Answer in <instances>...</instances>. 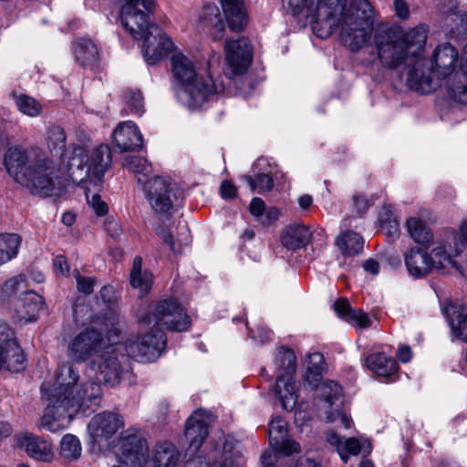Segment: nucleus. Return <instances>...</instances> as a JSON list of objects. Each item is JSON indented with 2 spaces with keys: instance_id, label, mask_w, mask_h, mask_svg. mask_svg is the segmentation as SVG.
Segmentation results:
<instances>
[{
  "instance_id": "obj_22",
  "label": "nucleus",
  "mask_w": 467,
  "mask_h": 467,
  "mask_svg": "<svg viewBox=\"0 0 467 467\" xmlns=\"http://www.w3.org/2000/svg\"><path fill=\"white\" fill-rule=\"evenodd\" d=\"M18 447L24 449L27 455L36 461L51 462L54 458L52 444L32 433H22L16 436Z\"/></svg>"
},
{
  "instance_id": "obj_44",
  "label": "nucleus",
  "mask_w": 467,
  "mask_h": 467,
  "mask_svg": "<svg viewBox=\"0 0 467 467\" xmlns=\"http://www.w3.org/2000/svg\"><path fill=\"white\" fill-rule=\"evenodd\" d=\"M321 394L328 404L329 410H334L338 402L344 403L342 388L333 380H326L322 383Z\"/></svg>"
},
{
  "instance_id": "obj_35",
  "label": "nucleus",
  "mask_w": 467,
  "mask_h": 467,
  "mask_svg": "<svg viewBox=\"0 0 467 467\" xmlns=\"http://www.w3.org/2000/svg\"><path fill=\"white\" fill-rule=\"evenodd\" d=\"M179 452L169 441L158 443L154 449L150 462L152 467H176Z\"/></svg>"
},
{
  "instance_id": "obj_18",
  "label": "nucleus",
  "mask_w": 467,
  "mask_h": 467,
  "mask_svg": "<svg viewBox=\"0 0 467 467\" xmlns=\"http://www.w3.org/2000/svg\"><path fill=\"white\" fill-rule=\"evenodd\" d=\"M124 426V420L121 415L103 411L95 415L88 424V431L93 441L111 438L120 428Z\"/></svg>"
},
{
  "instance_id": "obj_23",
  "label": "nucleus",
  "mask_w": 467,
  "mask_h": 467,
  "mask_svg": "<svg viewBox=\"0 0 467 467\" xmlns=\"http://www.w3.org/2000/svg\"><path fill=\"white\" fill-rule=\"evenodd\" d=\"M327 441L335 446L338 452L341 460L344 463H347L350 455H358L362 449L365 453H370L372 450L371 443L365 441L362 444L358 438H348L344 439L336 431H330L327 435Z\"/></svg>"
},
{
  "instance_id": "obj_9",
  "label": "nucleus",
  "mask_w": 467,
  "mask_h": 467,
  "mask_svg": "<svg viewBox=\"0 0 467 467\" xmlns=\"http://www.w3.org/2000/svg\"><path fill=\"white\" fill-rule=\"evenodd\" d=\"M171 73L188 97L190 108H200L211 95L223 92L224 84L220 78H199L192 60L182 53H175L171 58Z\"/></svg>"
},
{
  "instance_id": "obj_42",
  "label": "nucleus",
  "mask_w": 467,
  "mask_h": 467,
  "mask_svg": "<svg viewBox=\"0 0 467 467\" xmlns=\"http://www.w3.org/2000/svg\"><path fill=\"white\" fill-rule=\"evenodd\" d=\"M309 365L306 372L305 381L307 382L312 389H315L317 387V384L322 378V363L324 358L320 353H314L309 356Z\"/></svg>"
},
{
  "instance_id": "obj_58",
  "label": "nucleus",
  "mask_w": 467,
  "mask_h": 467,
  "mask_svg": "<svg viewBox=\"0 0 467 467\" xmlns=\"http://www.w3.org/2000/svg\"><path fill=\"white\" fill-rule=\"evenodd\" d=\"M249 209L251 214L259 220L260 217L263 216L264 212L265 210V202L259 197H254L252 199L250 202Z\"/></svg>"
},
{
  "instance_id": "obj_25",
  "label": "nucleus",
  "mask_w": 467,
  "mask_h": 467,
  "mask_svg": "<svg viewBox=\"0 0 467 467\" xmlns=\"http://www.w3.org/2000/svg\"><path fill=\"white\" fill-rule=\"evenodd\" d=\"M60 157L63 162H67L66 167L73 180L82 182L88 178L85 177L88 162V154L85 148L72 146L68 150H65L64 155H60Z\"/></svg>"
},
{
  "instance_id": "obj_2",
  "label": "nucleus",
  "mask_w": 467,
  "mask_h": 467,
  "mask_svg": "<svg viewBox=\"0 0 467 467\" xmlns=\"http://www.w3.org/2000/svg\"><path fill=\"white\" fill-rule=\"evenodd\" d=\"M8 174L34 195L53 196L60 190L59 169L39 148L11 147L5 154Z\"/></svg>"
},
{
  "instance_id": "obj_10",
  "label": "nucleus",
  "mask_w": 467,
  "mask_h": 467,
  "mask_svg": "<svg viewBox=\"0 0 467 467\" xmlns=\"http://www.w3.org/2000/svg\"><path fill=\"white\" fill-rule=\"evenodd\" d=\"M113 342L105 346L90 362V368L96 374L99 382L115 387L121 380L128 379L129 383L132 375L130 358L124 349L123 343Z\"/></svg>"
},
{
  "instance_id": "obj_60",
  "label": "nucleus",
  "mask_w": 467,
  "mask_h": 467,
  "mask_svg": "<svg viewBox=\"0 0 467 467\" xmlns=\"http://www.w3.org/2000/svg\"><path fill=\"white\" fill-rule=\"evenodd\" d=\"M279 210L275 207L265 210L263 216L260 217L259 221L264 225H270L279 217Z\"/></svg>"
},
{
  "instance_id": "obj_1",
  "label": "nucleus",
  "mask_w": 467,
  "mask_h": 467,
  "mask_svg": "<svg viewBox=\"0 0 467 467\" xmlns=\"http://www.w3.org/2000/svg\"><path fill=\"white\" fill-rule=\"evenodd\" d=\"M41 392L47 402L41 425L51 431L64 420H71L79 410L86 413L92 405L99 406L101 399L99 384L82 380L78 368L68 362L58 367L53 384L42 383Z\"/></svg>"
},
{
  "instance_id": "obj_49",
  "label": "nucleus",
  "mask_w": 467,
  "mask_h": 467,
  "mask_svg": "<svg viewBox=\"0 0 467 467\" xmlns=\"http://www.w3.org/2000/svg\"><path fill=\"white\" fill-rule=\"evenodd\" d=\"M123 99L130 107L131 113L141 115L143 112V97L140 91L127 89L123 92Z\"/></svg>"
},
{
  "instance_id": "obj_33",
  "label": "nucleus",
  "mask_w": 467,
  "mask_h": 467,
  "mask_svg": "<svg viewBox=\"0 0 467 467\" xmlns=\"http://www.w3.org/2000/svg\"><path fill=\"white\" fill-rule=\"evenodd\" d=\"M311 232L305 225H289L281 236L282 244L290 250L305 247L310 241Z\"/></svg>"
},
{
  "instance_id": "obj_37",
  "label": "nucleus",
  "mask_w": 467,
  "mask_h": 467,
  "mask_svg": "<svg viewBox=\"0 0 467 467\" xmlns=\"http://www.w3.org/2000/svg\"><path fill=\"white\" fill-rule=\"evenodd\" d=\"M152 275L147 270H142V258L136 256L133 259L130 271V285L132 287L140 289L142 293H148L151 287Z\"/></svg>"
},
{
  "instance_id": "obj_26",
  "label": "nucleus",
  "mask_w": 467,
  "mask_h": 467,
  "mask_svg": "<svg viewBox=\"0 0 467 467\" xmlns=\"http://www.w3.org/2000/svg\"><path fill=\"white\" fill-rule=\"evenodd\" d=\"M111 161V151L108 145L101 144L94 148L88 154L85 177L93 176L96 180L101 181L106 171L110 167Z\"/></svg>"
},
{
  "instance_id": "obj_32",
  "label": "nucleus",
  "mask_w": 467,
  "mask_h": 467,
  "mask_svg": "<svg viewBox=\"0 0 467 467\" xmlns=\"http://www.w3.org/2000/svg\"><path fill=\"white\" fill-rule=\"evenodd\" d=\"M200 22L203 26L210 28L214 40L223 38L225 26L217 5L214 4L205 5L200 12Z\"/></svg>"
},
{
  "instance_id": "obj_19",
  "label": "nucleus",
  "mask_w": 467,
  "mask_h": 467,
  "mask_svg": "<svg viewBox=\"0 0 467 467\" xmlns=\"http://www.w3.org/2000/svg\"><path fill=\"white\" fill-rule=\"evenodd\" d=\"M269 443L276 452L289 456L300 452V444L287 439V424L282 417H275L268 425Z\"/></svg>"
},
{
  "instance_id": "obj_15",
  "label": "nucleus",
  "mask_w": 467,
  "mask_h": 467,
  "mask_svg": "<svg viewBox=\"0 0 467 467\" xmlns=\"http://www.w3.org/2000/svg\"><path fill=\"white\" fill-rule=\"evenodd\" d=\"M341 26V38L352 52L369 46L373 25L362 21H354L353 16L339 17Z\"/></svg>"
},
{
  "instance_id": "obj_34",
  "label": "nucleus",
  "mask_w": 467,
  "mask_h": 467,
  "mask_svg": "<svg viewBox=\"0 0 467 467\" xmlns=\"http://www.w3.org/2000/svg\"><path fill=\"white\" fill-rule=\"evenodd\" d=\"M367 368L379 377L388 378L392 376L398 369V363L395 358L387 356L385 353H374L366 358Z\"/></svg>"
},
{
  "instance_id": "obj_36",
  "label": "nucleus",
  "mask_w": 467,
  "mask_h": 467,
  "mask_svg": "<svg viewBox=\"0 0 467 467\" xmlns=\"http://www.w3.org/2000/svg\"><path fill=\"white\" fill-rule=\"evenodd\" d=\"M336 244L345 256H354L363 250L364 239L355 232L348 231L337 236Z\"/></svg>"
},
{
  "instance_id": "obj_61",
  "label": "nucleus",
  "mask_w": 467,
  "mask_h": 467,
  "mask_svg": "<svg viewBox=\"0 0 467 467\" xmlns=\"http://www.w3.org/2000/svg\"><path fill=\"white\" fill-rule=\"evenodd\" d=\"M221 195L223 199H233L237 193V189L230 181H223L220 187Z\"/></svg>"
},
{
  "instance_id": "obj_3",
  "label": "nucleus",
  "mask_w": 467,
  "mask_h": 467,
  "mask_svg": "<svg viewBox=\"0 0 467 467\" xmlns=\"http://www.w3.org/2000/svg\"><path fill=\"white\" fill-rule=\"evenodd\" d=\"M155 0H125L120 21L135 39H143L142 53L147 64L154 66L173 49V42L162 29L150 22Z\"/></svg>"
},
{
  "instance_id": "obj_29",
  "label": "nucleus",
  "mask_w": 467,
  "mask_h": 467,
  "mask_svg": "<svg viewBox=\"0 0 467 467\" xmlns=\"http://www.w3.org/2000/svg\"><path fill=\"white\" fill-rule=\"evenodd\" d=\"M75 59L84 68L94 70L99 66V50L89 39H79L73 46Z\"/></svg>"
},
{
  "instance_id": "obj_21",
  "label": "nucleus",
  "mask_w": 467,
  "mask_h": 467,
  "mask_svg": "<svg viewBox=\"0 0 467 467\" xmlns=\"http://www.w3.org/2000/svg\"><path fill=\"white\" fill-rule=\"evenodd\" d=\"M112 139L120 151L139 150L142 147V135L131 120L119 123L112 133Z\"/></svg>"
},
{
  "instance_id": "obj_12",
  "label": "nucleus",
  "mask_w": 467,
  "mask_h": 467,
  "mask_svg": "<svg viewBox=\"0 0 467 467\" xmlns=\"http://www.w3.org/2000/svg\"><path fill=\"white\" fill-rule=\"evenodd\" d=\"M275 364L282 372L275 381V395L279 398L285 410H292L297 402L296 380L293 376L296 370V356L292 349L282 346L278 348L275 358Z\"/></svg>"
},
{
  "instance_id": "obj_51",
  "label": "nucleus",
  "mask_w": 467,
  "mask_h": 467,
  "mask_svg": "<svg viewBox=\"0 0 467 467\" xmlns=\"http://www.w3.org/2000/svg\"><path fill=\"white\" fill-rule=\"evenodd\" d=\"M26 275H19L8 279L2 287V293L5 296H11L25 287Z\"/></svg>"
},
{
  "instance_id": "obj_56",
  "label": "nucleus",
  "mask_w": 467,
  "mask_h": 467,
  "mask_svg": "<svg viewBox=\"0 0 467 467\" xmlns=\"http://www.w3.org/2000/svg\"><path fill=\"white\" fill-rule=\"evenodd\" d=\"M53 266L56 275H61L63 276L69 275V265L63 254H58L55 257Z\"/></svg>"
},
{
  "instance_id": "obj_30",
  "label": "nucleus",
  "mask_w": 467,
  "mask_h": 467,
  "mask_svg": "<svg viewBox=\"0 0 467 467\" xmlns=\"http://www.w3.org/2000/svg\"><path fill=\"white\" fill-rule=\"evenodd\" d=\"M220 2L230 29L235 32L242 31L247 22L244 0H220Z\"/></svg>"
},
{
  "instance_id": "obj_54",
  "label": "nucleus",
  "mask_w": 467,
  "mask_h": 467,
  "mask_svg": "<svg viewBox=\"0 0 467 467\" xmlns=\"http://www.w3.org/2000/svg\"><path fill=\"white\" fill-rule=\"evenodd\" d=\"M250 337L260 344L267 343L272 338L271 331L264 325H259L255 329H249Z\"/></svg>"
},
{
  "instance_id": "obj_63",
  "label": "nucleus",
  "mask_w": 467,
  "mask_h": 467,
  "mask_svg": "<svg viewBox=\"0 0 467 467\" xmlns=\"http://www.w3.org/2000/svg\"><path fill=\"white\" fill-rule=\"evenodd\" d=\"M354 205L359 214L364 213L369 206L368 200L362 195L354 196Z\"/></svg>"
},
{
  "instance_id": "obj_8",
  "label": "nucleus",
  "mask_w": 467,
  "mask_h": 467,
  "mask_svg": "<svg viewBox=\"0 0 467 467\" xmlns=\"http://www.w3.org/2000/svg\"><path fill=\"white\" fill-rule=\"evenodd\" d=\"M119 317L109 311L92 320V324L77 334L67 345L68 357L77 362L97 356L104 348V337L110 342L119 337Z\"/></svg>"
},
{
  "instance_id": "obj_50",
  "label": "nucleus",
  "mask_w": 467,
  "mask_h": 467,
  "mask_svg": "<svg viewBox=\"0 0 467 467\" xmlns=\"http://www.w3.org/2000/svg\"><path fill=\"white\" fill-rule=\"evenodd\" d=\"M337 420H340V424L345 429H349L353 425L352 419L345 412L344 410V403L338 402L336 404V408L334 410H328L327 411V420L328 422L336 421Z\"/></svg>"
},
{
  "instance_id": "obj_46",
  "label": "nucleus",
  "mask_w": 467,
  "mask_h": 467,
  "mask_svg": "<svg viewBox=\"0 0 467 467\" xmlns=\"http://www.w3.org/2000/svg\"><path fill=\"white\" fill-rule=\"evenodd\" d=\"M66 133L59 126H51L47 130L48 146L52 150H57L59 155H64L66 150Z\"/></svg>"
},
{
  "instance_id": "obj_64",
  "label": "nucleus",
  "mask_w": 467,
  "mask_h": 467,
  "mask_svg": "<svg viewBox=\"0 0 467 467\" xmlns=\"http://www.w3.org/2000/svg\"><path fill=\"white\" fill-rule=\"evenodd\" d=\"M363 268L371 275H377L379 271V264L375 259L369 258L364 262Z\"/></svg>"
},
{
  "instance_id": "obj_55",
  "label": "nucleus",
  "mask_w": 467,
  "mask_h": 467,
  "mask_svg": "<svg viewBox=\"0 0 467 467\" xmlns=\"http://www.w3.org/2000/svg\"><path fill=\"white\" fill-rule=\"evenodd\" d=\"M76 278L78 291L86 295H89L93 292L95 285L94 278L81 276L79 274L77 275Z\"/></svg>"
},
{
  "instance_id": "obj_57",
  "label": "nucleus",
  "mask_w": 467,
  "mask_h": 467,
  "mask_svg": "<svg viewBox=\"0 0 467 467\" xmlns=\"http://www.w3.org/2000/svg\"><path fill=\"white\" fill-rule=\"evenodd\" d=\"M393 7L395 15L401 20H406L410 17V7L405 0H394Z\"/></svg>"
},
{
  "instance_id": "obj_62",
  "label": "nucleus",
  "mask_w": 467,
  "mask_h": 467,
  "mask_svg": "<svg viewBox=\"0 0 467 467\" xmlns=\"http://www.w3.org/2000/svg\"><path fill=\"white\" fill-rule=\"evenodd\" d=\"M278 452L265 451L261 455V467H277L276 459Z\"/></svg>"
},
{
  "instance_id": "obj_24",
  "label": "nucleus",
  "mask_w": 467,
  "mask_h": 467,
  "mask_svg": "<svg viewBox=\"0 0 467 467\" xmlns=\"http://www.w3.org/2000/svg\"><path fill=\"white\" fill-rule=\"evenodd\" d=\"M44 306V299L33 291L25 292L15 303L16 317L26 323L36 321Z\"/></svg>"
},
{
  "instance_id": "obj_6",
  "label": "nucleus",
  "mask_w": 467,
  "mask_h": 467,
  "mask_svg": "<svg viewBox=\"0 0 467 467\" xmlns=\"http://www.w3.org/2000/svg\"><path fill=\"white\" fill-rule=\"evenodd\" d=\"M467 247V220L463 221L458 233H451L445 244L432 249L430 254L423 247H413L405 254V265L410 275L425 277L432 271H444L453 267L463 275L462 269L452 259Z\"/></svg>"
},
{
  "instance_id": "obj_40",
  "label": "nucleus",
  "mask_w": 467,
  "mask_h": 467,
  "mask_svg": "<svg viewBox=\"0 0 467 467\" xmlns=\"http://www.w3.org/2000/svg\"><path fill=\"white\" fill-rule=\"evenodd\" d=\"M406 224L410 237L416 243L429 246L432 240V234L422 220L411 217L407 220Z\"/></svg>"
},
{
  "instance_id": "obj_38",
  "label": "nucleus",
  "mask_w": 467,
  "mask_h": 467,
  "mask_svg": "<svg viewBox=\"0 0 467 467\" xmlns=\"http://www.w3.org/2000/svg\"><path fill=\"white\" fill-rule=\"evenodd\" d=\"M123 167L136 173L140 183H149L148 178L152 175V168L144 158L140 156H128L124 160Z\"/></svg>"
},
{
  "instance_id": "obj_43",
  "label": "nucleus",
  "mask_w": 467,
  "mask_h": 467,
  "mask_svg": "<svg viewBox=\"0 0 467 467\" xmlns=\"http://www.w3.org/2000/svg\"><path fill=\"white\" fill-rule=\"evenodd\" d=\"M14 100L18 110L29 117H37L42 112V105L33 97L25 94H14Z\"/></svg>"
},
{
  "instance_id": "obj_16",
  "label": "nucleus",
  "mask_w": 467,
  "mask_h": 467,
  "mask_svg": "<svg viewBox=\"0 0 467 467\" xmlns=\"http://www.w3.org/2000/svg\"><path fill=\"white\" fill-rule=\"evenodd\" d=\"M0 353L5 355L7 370L20 372L26 366V358L16 341L15 332L7 323L0 319Z\"/></svg>"
},
{
  "instance_id": "obj_48",
  "label": "nucleus",
  "mask_w": 467,
  "mask_h": 467,
  "mask_svg": "<svg viewBox=\"0 0 467 467\" xmlns=\"http://www.w3.org/2000/svg\"><path fill=\"white\" fill-rule=\"evenodd\" d=\"M203 467H243V458L239 451H231L227 443L223 446L222 460L213 466L205 463Z\"/></svg>"
},
{
  "instance_id": "obj_13",
  "label": "nucleus",
  "mask_w": 467,
  "mask_h": 467,
  "mask_svg": "<svg viewBox=\"0 0 467 467\" xmlns=\"http://www.w3.org/2000/svg\"><path fill=\"white\" fill-rule=\"evenodd\" d=\"M127 356L140 362L155 361L165 350V333L152 326L151 331L143 336L129 337L123 344Z\"/></svg>"
},
{
  "instance_id": "obj_17",
  "label": "nucleus",
  "mask_w": 467,
  "mask_h": 467,
  "mask_svg": "<svg viewBox=\"0 0 467 467\" xmlns=\"http://www.w3.org/2000/svg\"><path fill=\"white\" fill-rule=\"evenodd\" d=\"M225 59L233 78L244 74L252 61V47L246 38L225 42Z\"/></svg>"
},
{
  "instance_id": "obj_45",
  "label": "nucleus",
  "mask_w": 467,
  "mask_h": 467,
  "mask_svg": "<svg viewBox=\"0 0 467 467\" xmlns=\"http://www.w3.org/2000/svg\"><path fill=\"white\" fill-rule=\"evenodd\" d=\"M458 78L455 74L446 80L448 95L459 103L467 104V85Z\"/></svg>"
},
{
  "instance_id": "obj_20",
  "label": "nucleus",
  "mask_w": 467,
  "mask_h": 467,
  "mask_svg": "<svg viewBox=\"0 0 467 467\" xmlns=\"http://www.w3.org/2000/svg\"><path fill=\"white\" fill-rule=\"evenodd\" d=\"M147 441L137 433L121 438L120 452L125 462L136 467H142L148 459Z\"/></svg>"
},
{
  "instance_id": "obj_28",
  "label": "nucleus",
  "mask_w": 467,
  "mask_h": 467,
  "mask_svg": "<svg viewBox=\"0 0 467 467\" xmlns=\"http://www.w3.org/2000/svg\"><path fill=\"white\" fill-rule=\"evenodd\" d=\"M333 308L338 317L358 327L366 328L371 325L368 316L360 308H352L347 298L336 300Z\"/></svg>"
},
{
  "instance_id": "obj_41",
  "label": "nucleus",
  "mask_w": 467,
  "mask_h": 467,
  "mask_svg": "<svg viewBox=\"0 0 467 467\" xmlns=\"http://www.w3.org/2000/svg\"><path fill=\"white\" fill-rule=\"evenodd\" d=\"M81 443L73 434H66L60 441V456L66 461H76L81 455Z\"/></svg>"
},
{
  "instance_id": "obj_14",
  "label": "nucleus",
  "mask_w": 467,
  "mask_h": 467,
  "mask_svg": "<svg viewBox=\"0 0 467 467\" xmlns=\"http://www.w3.org/2000/svg\"><path fill=\"white\" fill-rule=\"evenodd\" d=\"M182 194L170 180L155 176L149 180L147 198L153 211L158 214H170Z\"/></svg>"
},
{
  "instance_id": "obj_31",
  "label": "nucleus",
  "mask_w": 467,
  "mask_h": 467,
  "mask_svg": "<svg viewBox=\"0 0 467 467\" xmlns=\"http://www.w3.org/2000/svg\"><path fill=\"white\" fill-rule=\"evenodd\" d=\"M452 334L467 343V307L450 305L443 309Z\"/></svg>"
},
{
  "instance_id": "obj_53",
  "label": "nucleus",
  "mask_w": 467,
  "mask_h": 467,
  "mask_svg": "<svg viewBox=\"0 0 467 467\" xmlns=\"http://www.w3.org/2000/svg\"><path fill=\"white\" fill-rule=\"evenodd\" d=\"M86 198L88 204L92 207L97 215L103 216L108 213V205L105 202L101 200L99 194L94 193L90 197L89 192H86Z\"/></svg>"
},
{
  "instance_id": "obj_39",
  "label": "nucleus",
  "mask_w": 467,
  "mask_h": 467,
  "mask_svg": "<svg viewBox=\"0 0 467 467\" xmlns=\"http://www.w3.org/2000/svg\"><path fill=\"white\" fill-rule=\"evenodd\" d=\"M21 238L16 234H0V265L9 262L18 254Z\"/></svg>"
},
{
  "instance_id": "obj_7",
  "label": "nucleus",
  "mask_w": 467,
  "mask_h": 467,
  "mask_svg": "<svg viewBox=\"0 0 467 467\" xmlns=\"http://www.w3.org/2000/svg\"><path fill=\"white\" fill-rule=\"evenodd\" d=\"M458 55V50L450 43L439 45L430 60L420 53L419 57H412L414 63L407 74V85L421 94L438 89L453 74Z\"/></svg>"
},
{
  "instance_id": "obj_4",
  "label": "nucleus",
  "mask_w": 467,
  "mask_h": 467,
  "mask_svg": "<svg viewBox=\"0 0 467 467\" xmlns=\"http://www.w3.org/2000/svg\"><path fill=\"white\" fill-rule=\"evenodd\" d=\"M294 16L306 11L312 17V27L320 38L330 36L339 26V17L353 16L354 21L373 25V7L369 0H353L348 10L346 0H283Z\"/></svg>"
},
{
  "instance_id": "obj_27",
  "label": "nucleus",
  "mask_w": 467,
  "mask_h": 467,
  "mask_svg": "<svg viewBox=\"0 0 467 467\" xmlns=\"http://www.w3.org/2000/svg\"><path fill=\"white\" fill-rule=\"evenodd\" d=\"M209 434L208 425L199 419V411L191 416L185 423V437L189 441V451L195 453Z\"/></svg>"
},
{
  "instance_id": "obj_52",
  "label": "nucleus",
  "mask_w": 467,
  "mask_h": 467,
  "mask_svg": "<svg viewBox=\"0 0 467 467\" xmlns=\"http://www.w3.org/2000/svg\"><path fill=\"white\" fill-rule=\"evenodd\" d=\"M451 20L457 21L458 24L455 28H451V34L458 39H464L467 37V13L460 15L453 14Z\"/></svg>"
},
{
  "instance_id": "obj_47",
  "label": "nucleus",
  "mask_w": 467,
  "mask_h": 467,
  "mask_svg": "<svg viewBox=\"0 0 467 467\" xmlns=\"http://www.w3.org/2000/svg\"><path fill=\"white\" fill-rule=\"evenodd\" d=\"M249 184L251 190L257 191L259 194L270 191L274 185V180L270 174L265 172L258 173L255 178L250 175L244 177Z\"/></svg>"
},
{
  "instance_id": "obj_11",
  "label": "nucleus",
  "mask_w": 467,
  "mask_h": 467,
  "mask_svg": "<svg viewBox=\"0 0 467 467\" xmlns=\"http://www.w3.org/2000/svg\"><path fill=\"white\" fill-rule=\"evenodd\" d=\"M138 318L141 325L178 332L187 330L191 325V318L184 307L173 298L160 300L154 306L140 312Z\"/></svg>"
},
{
  "instance_id": "obj_5",
  "label": "nucleus",
  "mask_w": 467,
  "mask_h": 467,
  "mask_svg": "<svg viewBox=\"0 0 467 467\" xmlns=\"http://www.w3.org/2000/svg\"><path fill=\"white\" fill-rule=\"evenodd\" d=\"M428 27L419 25L408 31L389 29L378 33L374 36L377 56L382 65L389 68H397L402 64L406 66L407 73L413 65L412 57H419L425 47Z\"/></svg>"
},
{
  "instance_id": "obj_59",
  "label": "nucleus",
  "mask_w": 467,
  "mask_h": 467,
  "mask_svg": "<svg viewBox=\"0 0 467 467\" xmlns=\"http://www.w3.org/2000/svg\"><path fill=\"white\" fill-rule=\"evenodd\" d=\"M158 234L162 239L163 243L169 244L171 250L173 253H179L182 250V245L178 244L170 233H167L164 229H157Z\"/></svg>"
}]
</instances>
